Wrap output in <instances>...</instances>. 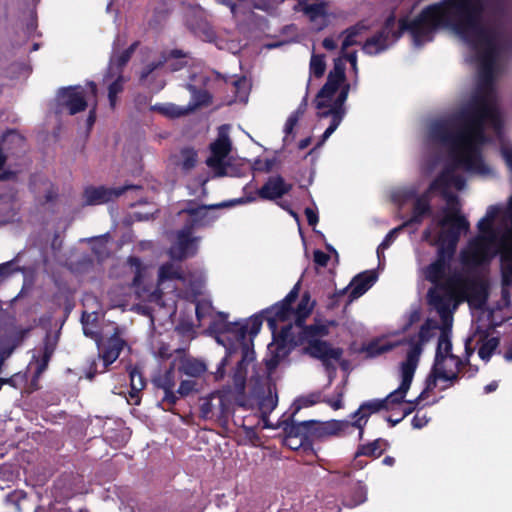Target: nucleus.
Returning <instances> with one entry per match:
<instances>
[{
	"label": "nucleus",
	"instance_id": "nucleus-5",
	"mask_svg": "<svg viewBox=\"0 0 512 512\" xmlns=\"http://www.w3.org/2000/svg\"><path fill=\"white\" fill-rule=\"evenodd\" d=\"M470 277H466L460 272H454L438 287H431L427 292V300L441 316L445 319L452 313L451 303L463 302V297Z\"/></svg>",
	"mask_w": 512,
	"mask_h": 512
},
{
	"label": "nucleus",
	"instance_id": "nucleus-17",
	"mask_svg": "<svg viewBox=\"0 0 512 512\" xmlns=\"http://www.w3.org/2000/svg\"><path fill=\"white\" fill-rule=\"evenodd\" d=\"M232 149V144L227 134H219L217 139L210 144L211 155L207 158L206 164L212 168L217 176L227 175L226 157Z\"/></svg>",
	"mask_w": 512,
	"mask_h": 512
},
{
	"label": "nucleus",
	"instance_id": "nucleus-52",
	"mask_svg": "<svg viewBox=\"0 0 512 512\" xmlns=\"http://www.w3.org/2000/svg\"><path fill=\"white\" fill-rule=\"evenodd\" d=\"M310 74L316 78H321L326 70L324 54H312L310 59Z\"/></svg>",
	"mask_w": 512,
	"mask_h": 512
},
{
	"label": "nucleus",
	"instance_id": "nucleus-47",
	"mask_svg": "<svg viewBox=\"0 0 512 512\" xmlns=\"http://www.w3.org/2000/svg\"><path fill=\"white\" fill-rule=\"evenodd\" d=\"M167 280H184V274L179 265L166 262L159 267L158 281L162 283Z\"/></svg>",
	"mask_w": 512,
	"mask_h": 512
},
{
	"label": "nucleus",
	"instance_id": "nucleus-32",
	"mask_svg": "<svg viewBox=\"0 0 512 512\" xmlns=\"http://www.w3.org/2000/svg\"><path fill=\"white\" fill-rule=\"evenodd\" d=\"M327 6L325 1L320 0L317 3H309V5L304 8V14L311 22H316L318 19L321 20L316 28L317 31H321L328 26Z\"/></svg>",
	"mask_w": 512,
	"mask_h": 512
},
{
	"label": "nucleus",
	"instance_id": "nucleus-56",
	"mask_svg": "<svg viewBox=\"0 0 512 512\" xmlns=\"http://www.w3.org/2000/svg\"><path fill=\"white\" fill-rule=\"evenodd\" d=\"M247 367L248 366L239 362L237 363L232 375L233 384L236 389H244L247 377Z\"/></svg>",
	"mask_w": 512,
	"mask_h": 512
},
{
	"label": "nucleus",
	"instance_id": "nucleus-57",
	"mask_svg": "<svg viewBox=\"0 0 512 512\" xmlns=\"http://www.w3.org/2000/svg\"><path fill=\"white\" fill-rule=\"evenodd\" d=\"M502 286L509 287L512 285V258L500 259Z\"/></svg>",
	"mask_w": 512,
	"mask_h": 512
},
{
	"label": "nucleus",
	"instance_id": "nucleus-22",
	"mask_svg": "<svg viewBox=\"0 0 512 512\" xmlns=\"http://www.w3.org/2000/svg\"><path fill=\"white\" fill-rule=\"evenodd\" d=\"M292 187L293 185L287 183L282 176H271L264 185L257 190V194L262 200L275 201L288 194L292 190Z\"/></svg>",
	"mask_w": 512,
	"mask_h": 512
},
{
	"label": "nucleus",
	"instance_id": "nucleus-11",
	"mask_svg": "<svg viewBox=\"0 0 512 512\" xmlns=\"http://www.w3.org/2000/svg\"><path fill=\"white\" fill-rule=\"evenodd\" d=\"M56 114L67 112L76 115L86 110L88 103L84 88L80 85L61 87L56 94Z\"/></svg>",
	"mask_w": 512,
	"mask_h": 512
},
{
	"label": "nucleus",
	"instance_id": "nucleus-28",
	"mask_svg": "<svg viewBox=\"0 0 512 512\" xmlns=\"http://www.w3.org/2000/svg\"><path fill=\"white\" fill-rule=\"evenodd\" d=\"M446 360L452 363L454 368L462 369L464 361L452 353V342L446 332H442L438 338L434 363L436 366L445 365Z\"/></svg>",
	"mask_w": 512,
	"mask_h": 512
},
{
	"label": "nucleus",
	"instance_id": "nucleus-3",
	"mask_svg": "<svg viewBox=\"0 0 512 512\" xmlns=\"http://www.w3.org/2000/svg\"><path fill=\"white\" fill-rule=\"evenodd\" d=\"M438 225L443 228L438 234L435 244L437 245L436 258L424 268V276L434 287L442 284L447 272L450 270L451 263L457 250V244L460 240L461 232L468 231L470 224L459 210L449 213L438 221Z\"/></svg>",
	"mask_w": 512,
	"mask_h": 512
},
{
	"label": "nucleus",
	"instance_id": "nucleus-4",
	"mask_svg": "<svg viewBox=\"0 0 512 512\" xmlns=\"http://www.w3.org/2000/svg\"><path fill=\"white\" fill-rule=\"evenodd\" d=\"M299 292L300 281L293 286L284 299L263 310L267 325L274 337L275 332L278 331L279 322H286L290 320L292 316H295V325H301V323L306 321V318L312 313L315 301H311L310 293L307 291L302 294L296 309L293 308V304L299 297Z\"/></svg>",
	"mask_w": 512,
	"mask_h": 512
},
{
	"label": "nucleus",
	"instance_id": "nucleus-50",
	"mask_svg": "<svg viewBox=\"0 0 512 512\" xmlns=\"http://www.w3.org/2000/svg\"><path fill=\"white\" fill-rule=\"evenodd\" d=\"M152 111H156L164 116L170 117V118H178L187 113L188 110H184L183 108L174 105V104H155L151 107Z\"/></svg>",
	"mask_w": 512,
	"mask_h": 512
},
{
	"label": "nucleus",
	"instance_id": "nucleus-2",
	"mask_svg": "<svg viewBox=\"0 0 512 512\" xmlns=\"http://www.w3.org/2000/svg\"><path fill=\"white\" fill-rule=\"evenodd\" d=\"M483 0H442L425 7L413 21H400L399 36L403 30L411 32L417 46L432 41L434 33L442 27L451 28L471 45L494 36H503L504 26L499 21L483 25Z\"/></svg>",
	"mask_w": 512,
	"mask_h": 512
},
{
	"label": "nucleus",
	"instance_id": "nucleus-29",
	"mask_svg": "<svg viewBox=\"0 0 512 512\" xmlns=\"http://www.w3.org/2000/svg\"><path fill=\"white\" fill-rule=\"evenodd\" d=\"M378 275L374 270H367L357 274L350 283V293L348 295V303L358 299L364 295L372 285L377 281Z\"/></svg>",
	"mask_w": 512,
	"mask_h": 512
},
{
	"label": "nucleus",
	"instance_id": "nucleus-20",
	"mask_svg": "<svg viewBox=\"0 0 512 512\" xmlns=\"http://www.w3.org/2000/svg\"><path fill=\"white\" fill-rule=\"evenodd\" d=\"M303 352L314 359L322 361L325 366L329 365L330 360L339 361L343 355V350L332 345L325 340L313 341L310 345L303 348Z\"/></svg>",
	"mask_w": 512,
	"mask_h": 512
},
{
	"label": "nucleus",
	"instance_id": "nucleus-39",
	"mask_svg": "<svg viewBox=\"0 0 512 512\" xmlns=\"http://www.w3.org/2000/svg\"><path fill=\"white\" fill-rule=\"evenodd\" d=\"M444 377H446V366H436V363H433L431 371L425 380V388L417 397V400H423L429 392L433 391L436 388L437 380L442 379Z\"/></svg>",
	"mask_w": 512,
	"mask_h": 512
},
{
	"label": "nucleus",
	"instance_id": "nucleus-15",
	"mask_svg": "<svg viewBox=\"0 0 512 512\" xmlns=\"http://www.w3.org/2000/svg\"><path fill=\"white\" fill-rule=\"evenodd\" d=\"M136 185H124L117 188L106 187L104 185H89L84 188L82 198L87 206L102 205L119 198L126 191L137 189Z\"/></svg>",
	"mask_w": 512,
	"mask_h": 512
},
{
	"label": "nucleus",
	"instance_id": "nucleus-44",
	"mask_svg": "<svg viewBox=\"0 0 512 512\" xmlns=\"http://www.w3.org/2000/svg\"><path fill=\"white\" fill-rule=\"evenodd\" d=\"M278 403V395L276 384L268 382L267 394L263 396L259 401V408L263 415L270 414Z\"/></svg>",
	"mask_w": 512,
	"mask_h": 512
},
{
	"label": "nucleus",
	"instance_id": "nucleus-37",
	"mask_svg": "<svg viewBox=\"0 0 512 512\" xmlns=\"http://www.w3.org/2000/svg\"><path fill=\"white\" fill-rule=\"evenodd\" d=\"M129 377L131 387L129 395L130 398L133 400V404L138 405L140 404L139 394L146 387V380L141 370L137 366L130 368Z\"/></svg>",
	"mask_w": 512,
	"mask_h": 512
},
{
	"label": "nucleus",
	"instance_id": "nucleus-62",
	"mask_svg": "<svg viewBox=\"0 0 512 512\" xmlns=\"http://www.w3.org/2000/svg\"><path fill=\"white\" fill-rule=\"evenodd\" d=\"M241 348V359L239 363L248 366L255 359V351L247 342L239 344Z\"/></svg>",
	"mask_w": 512,
	"mask_h": 512
},
{
	"label": "nucleus",
	"instance_id": "nucleus-36",
	"mask_svg": "<svg viewBox=\"0 0 512 512\" xmlns=\"http://www.w3.org/2000/svg\"><path fill=\"white\" fill-rule=\"evenodd\" d=\"M187 89L191 93L188 111H194L200 107L209 106L212 103L213 97L207 90L199 89L193 84H187Z\"/></svg>",
	"mask_w": 512,
	"mask_h": 512
},
{
	"label": "nucleus",
	"instance_id": "nucleus-61",
	"mask_svg": "<svg viewBox=\"0 0 512 512\" xmlns=\"http://www.w3.org/2000/svg\"><path fill=\"white\" fill-rule=\"evenodd\" d=\"M421 400H417V398L413 401H406L407 406L402 409L401 415L396 419L392 420V417L389 416L387 418V421L389 422L391 427L396 426L399 424L405 417L410 415L414 410L416 409L417 405L420 403Z\"/></svg>",
	"mask_w": 512,
	"mask_h": 512
},
{
	"label": "nucleus",
	"instance_id": "nucleus-35",
	"mask_svg": "<svg viewBox=\"0 0 512 512\" xmlns=\"http://www.w3.org/2000/svg\"><path fill=\"white\" fill-rule=\"evenodd\" d=\"M367 487L362 481H356L352 484L344 497L343 503L346 507L354 508L366 502Z\"/></svg>",
	"mask_w": 512,
	"mask_h": 512
},
{
	"label": "nucleus",
	"instance_id": "nucleus-55",
	"mask_svg": "<svg viewBox=\"0 0 512 512\" xmlns=\"http://www.w3.org/2000/svg\"><path fill=\"white\" fill-rule=\"evenodd\" d=\"M321 394L319 392L317 393H311L307 396L300 397L295 402V408L294 411L291 413L293 415V418L295 417L296 413L303 407H310L312 405H315L320 402Z\"/></svg>",
	"mask_w": 512,
	"mask_h": 512
},
{
	"label": "nucleus",
	"instance_id": "nucleus-26",
	"mask_svg": "<svg viewBox=\"0 0 512 512\" xmlns=\"http://www.w3.org/2000/svg\"><path fill=\"white\" fill-rule=\"evenodd\" d=\"M223 204L211 205V206H197V207H187L181 211V213H186L189 215L188 219L185 221L183 227L179 230L185 234L191 235L196 228L206 226L208 224L207 220V209L208 208H217L222 207Z\"/></svg>",
	"mask_w": 512,
	"mask_h": 512
},
{
	"label": "nucleus",
	"instance_id": "nucleus-59",
	"mask_svg": "<svg viewBox=\"0 0 512 512\" xmlns=\"http://www.w3.org/2000/svg\"><path fill=\"white\" fill-rule=\"evenodd\" d=\"M346 67L342 58H336L334 60L333 68L329 71L328 76L330 78L342 81L346 83Z\"/></svg>",
	"mask_w": 512,
	"mask_h": 512
},
{
	"label": "nucleus",
	"instance_id": "nucleus-31",
	"mask_svg": "<svg viewBox=\"0 0 512 512\" xmlns=\"http://www.w3.org/2000/svg\"><path fill=\"white\" fill-rule=\"evenodd\" d=\"M368 30L369 26L363 20L343 30L339 35V37H344L341 45L342 50L345 51L351 46L359 45L361 43L359 39Z\"/></svg>",
	"mask_w": 512,
	"mask_h": 512
},
{
	"label": "nucleus",
	"instance_id": "nucleus-6",
	"mask_svg": "<svg viewBox=\"0 0 512 512\" xmlns=\"http://www.w3.org/2000/svg\"><path fill=\"white\" fill-rule=\"evenodd\" d=\"M328 334V325L315 319L314 323L310 325L305 324V321L301 325H295V322L288 323L280 331L275 332L273 340L277 342V350H280L286 345L292 347L310 345L313 341H318Z\"/></svg>",
	"mask_w": 512,
	"mask_h": 512
},
{
	"label": "nucleus",
	"instance_id": "nucleus-27",
	"mask_svg": "<svg viewBox=\"0 0 512 512\" xmlns=\"http://www.w3.org/2000/svg\"><path fill=\"white\" fill-rule=\"evenodd\" d=\"M345 85L350 86L349 83H344L342 81L327 77L326 83L318 91L314 99L315 108L321 111L330 109L334 102L332 101L334 95L338 91L340 93Z\"/></svg>",
	"mask_w": 512,
	"mask_h": 512
},
{
	"label": "nucleus",
	"instance_id": "nucleus-51",
	"mask_svg": "<svg viewBox=\"0 0 512 512\" xmlns=\"http://www.w3.org/2000/svg\"><path fill=\"white\" fill-rule=\"evenodd\" d=\"M33 329L32 326L26 327V328H17L10 336L9 341L11 345L9 346V351L7 354H12L13 351L19 347L24 340L29 336L31 330Z\"/></svg>",
	"mask_w": 512,
	"mask_h": 512
},
{
	"label": "nucleus",
	"instance_id": "nucleus-16",
	"mask_svg": "<svg viewBox=\"0 0 512 512\" xmlns=\"http://www.w3.org/2000/svg\"><path fill=\"white\" fill-rule=\"evenodd\" d=\"M58 341L59 336L57 334L53 335L50 331L46 332L42 340V346L39 349V354L33 355L32 361L35 362L36 368L31 380V386H33L34 389H38V380L47 370L49 362L58 346Z\"/></svg>",
	"mask_w": 512,
	"mask_h": 512
},
{
	"label": "nucleus",
	"instance_id": "nucleus-1",
	"mask_svg": "<svg viewBox=\"0 0 512 512\" xmlns=\"http://www.w3.org/2000/svg\"><path fill=\"white\" fill-rule=\"evenodd\" d=\"M460 127L454 131L445 121L432 124L430 134L433 140L449 147L454 168L468 172L483 173L486 166L478 144L485 142V125L494 128L502 126V119L496 105L487 94L477 93L456 116Z\"/></svg>",
	"mask_w": 512,
	"mask_h": 512
},
{
	"label": "nucleus",
	"instance_id": "nucleus-45",
	"mask_svg": "<svg viewBox=\"0 0 512 512\" xmlns=\"http://www.w3.org/2000/svg\"><path fill=\"white\" fill-rule=\"evenodd\" d=\"M179 156L180 159L176 164L185 172L192 170L198 162V153L190 146L183 147L180 150Z\"/></svg>",
	"mask_w": 512,
	"mask_h": 512
},
{
	"label": "nucleus",
	"instance_id": "nucleus-38",
	"mask_svg": "<svg viewBox=\"0 0 512 512\" xmlns=\"http://www.w3.org/2000/svg\"><path fill=\"white\" fill-rule=\"evenodd\" d=\"M215 397L211 395L210 397L203 398L200 403L199 412L200 417L204 420L212 419L215 416L220 417L225 409L224 399L220 396L217 397L218 405L217 409L219 410V414L215 412L216 406L213 404V399Z\"/></svg>",
	"mask_w": 512,
	"mask_h": 512
},
{
	"label": "nucleus",
	"instance_id": "nucleus-63",
	"mask_svg": "<svg viewBox=\"0 0 512 512\" xmlns=\"http://www.w3.org/2000/svg\"><path fill=\"white\" fill-rule=\"evenodd\" d=\"M167 61L166 57H163L161 60L157 62H151L147 64L141 71L140 80L147 79L156 69L161 68L165 62Z\"/></svg>",
	"mask_w": 512,
	"mask_h": 512
},
{
	"label": "nucleus",
	"instance_id": "nucleus-21",
	"mask_svg": "<svg viewBox=\"0 0 512 512\" xmlns=\"http://www.w3.org/2000/svg\"><path fill=\"white\" fill-rule=\"evenodd\" d=\"M197 240L196 237L178 231L177 241L168 251L170 258L181 262L195 256L198 250Z\"/></svg>",
	"mask_w": 512,
	"mask_h": 512
},
{
	"label": "nucleus",
	"instance_id": "nucleus-23",
	"mask_svg": "<svg viewBox=\"0 0 512 512\" xmlns=\"http://www.w3.org/2000/svg\"><path fill=\"white\" fill-rule=\"evenodd\" d=\"M489 297V284L486 280L473 277L470 278L463 301H467L470 305L477 308L484 306Z\"/></svg>",
	"mask_w": 512,
	"mask_h": 512
},
{
	"label": "nucleus",
	"instance_id": "nucleus-18",
	"mask_svg": "<svg viewBox=\"0 0 512 512\" xmlns=\"http://www.w3.org/2000/svg\"><path fill=\"white\" fill-rule=\"evenodd\" d=\"M385 401L381 399H372L363 402L359 408L351 415L353 421L343 420L348 424V433L350 434L354 428L359 429V439L363 438L364 427L368 422L369 417L381 410H385Z\"/></svg>",
	"mask_w": 512,
	"mask_h": 512
},
{
	"label": "nucleus",
	"instance_id": "nucleus-9",
	"mask_svg": "<svg viewBox=\"0 0 512 512\" xmlns=\"http://www.w3.org/2000/svg\"><path fill=\"white\" fill-rule=\"evenodd\" d=\"M300 427L303 431L306 445H308V449H310V453L312 454H315L313 448L315 442H323L330 437H339L349 434L348 424L343 420H305L300 422Z\"/></svg>",
	"mask_w": 512,
	"mask_h": 512
},
{
	"label": "nucleus",
	"instance_id": "nucleus-12",
	"mask_svg": "<svg viewBox=\"0 0 512 512\" xmlns=\"http://www.w3.org/2000/svg\"><path fill=\"white\" fill-rule=\"evenodd\" d=\"M496 235H478L468 242V246L461 252V261L464 265L479 266L488 263L495 253L490 251Z\"/></svg>",
	"mask_w": 512,
	"mask_h": 512
},
{
	"label": "nucleus",
	"instance_id": "nucleus-49",
	"mask_svg": "<svg viewBox=\"0 0 512 512\" xmlns=\"http://www.w3.org/2000/svg\"><path fill=\"white\" fill-rule=\"evenodd\" d=\"M403 19H406L408 21H413L414 19L410 20L409 18L407 17H403ZM402 20V18L399 19L398 21V30H394V26H395V22H396V18L394 16V14H391L389 15L385 22H384V25L382 27V29L380 30L381 32H385L386 35L390 36L393 41H397L401 36L402 34L407 31L411 34V32L409 30H403L401 32V34L399 36H397L398 32L400 31V21Z\"/></svg>",
	"mask_w": 512,
	"mask_h": 512
},
{
	"label": "nucleus",
	"instance_id": "nucleus-14",
	"mask_svg": "<svg viewBox=\"0 0 512 512\" xmlns=\"http://www.w3.org/2000/svg\"><path fill=\"white\" fill-rule=\"evenodd\" d=\"M350 91V86L345 85L341 92L338 93L337 97L335 98L332 106L330 109H327L325 111L318 110L317 117L318 118H327L331 116V122L330 125L327 127V129L324 131V133L321 136V139L317 143L316 147L322 146L325 141L334 133V131L338 128L340 123L342 122L346 109H345V102L348 98V94Z\"/></svg>",
	"mask_w": 512,
	"mask_h": 512
},
{
	"label": "nucleus",
	"instance_id": "nucleus-64",
	"mask_svg": "<svg viewBox=\"0 0 512 512\" xmlns=\"http://www.w3.org/2000/svg\"><path fill=\"white\" fill-rule=\"evenodd\" d=\"M237 6L239 7L236 13H231L234 18H238L239 16H244L252 12L253 8L256 9H264V6L259 4L249 5L246 1L237 2Z\"/></svg>",
	"mask_w": 512,
	"mask_h": 512
},
{
	"label": "nucleus",
	"instance_id": "nucleus-48",
	"mask_svg": "<svg viewBox=\"0 0 512 512\" xmlns=\"http://www.w3.org/2000/svg\"><path fill=\"white\" fill-rule=\"evenodd\" d=\"M126 264L130 267L134 273L132 279V286L140 287L143 283L146 266L142 263L141 259L137 256H129L126 260Z\"/></svg>",
	"mask_w": 512,
	"mask_h": 512
},
{
	"label": "nucleus",
	"instance_id": "nucleus-53",
	"mask_svg": "<svg viewBox=\"0 0 512 512\" xmlns=\"http://www.w3.org/2000/svg\"><path fill=\"white\" fill-rule=\"evenodd\" d=\"M405 227H407V225H404V223H402L398 227H395L388 232V234L385 236V238L383 239V241L380 243V245L377 248V256L379 259L383 256L384 250L388 249L391 246V244L397 238L398 234Z\"/></svg>",
	"mask_w": 512,
	"mask_h": 512
},
{
	"label": "nucleus",
	"instance_id": "nucleus-58",
	"mask_svg": "<svg viewBox=\"0 0 512 512\" xmlns=\"http://www.w3.org/2000/svg\"><path fill=\"white\" fill-rule=\"evenodd\" d=\"M430 330H431V327H430L428 321L425 322L424 324H422L420 329H419V332H418L419 341L418 342H414V339L411 338L409 340L410 348H409L408 351H411L417 345L420 347V350L422 351V345L425 342H427L430 339V337H431Z\"/></svg>",
	"mask_w": 512,
	"mask_h": 512
},
{
	"label": "nucleus",
	"instance_id": "nucleus-19",
	"mask_svg": "<svg viewBox=\"0 0 512 512\" xmlns=\"http://www.w3.org/2000/svg\"><path fill=\"white\" fill-rule=\"evenodd\" d=\"M279 427L283 429L285 434L284 444L292 450L302 449L305 453H310L300 422L293 419V415L279 421Z\"/></svg>",
	"mask_w": 512,
	"mask_h": 512
},
{
	"label": "nucleus",
	"instance_id": "nucleus-24",
	"mask_svg": "<svg viewBox=\"0 0 512 512\" xmlns=\"http://www.w3.org/2000/svg\"><path fill=\"white\" fill-rule=\"evenodd\" d=\"M125 346L126 341L120 337V330L116 327L114 333L107 339L102 353L98 356L99 360L101 359L103 362L101 372L107 371L108 367L119 357Z\"/></svg>",
	"mask_w": 512,
	"mask_h": 512
},
{
	"label": "nucleus",
	"instance_id": "nucleus-54",
	"mask_svg": "<svg viewBox=\"0 0 512 512\" xmlns=\"http://www.w3.org/2000/svg\"><path fill=\"white\" fill-rule=\"evenodd\" d=\"M138 46L139 41L133 42L127 49L112 60L118 69L122 70L127 65Z\"/></svg>",
	"mask_w": 512,
	"mask_h": 512
},
{
	"label": "nucleus",
	"instance_id": "nucleus-60",
	"mask_svg": "<svg viewBox=\"0 0 512 512\" xmlns=\"http://www.w3.org/2000/svg\"><path fill=\"white\" fill-rule=\"evenodd\" d=\"M280 361L281 356L279 354V351L272 353L268 358L264 359L265 373L267 375L268 382H272L271 377L275 372L276 368L278 367V365L280 364Z\"/></svg>",
	"mask_w": 512,
	"mask_h": 512
},
{
	"label": "nucleus",
	"instance_id": "nucleus-13",
	"mask_svg": "<svg viewBox=\"0 0 512 512\" xmlns=\"http://www.w3.org/2000/svg\"><path fill=\"white\" fill-rule=\"evenodd\" d=\"M178 378L174 365H170L163 373L155 375L152 379L154 388L163 391V397L159 402V406L164 411L173 412V407L178 401V396L175 392Z\"/></svg>",
	"mask_w": 512,
	"mask_h": 512
},
{
	"label": "nucleus",
	"instance_id": "nucleus-7",
	"mask_svg": "<svg viewBox=\"0 0 512 512\" xmlns=\"http://www.w3.org/2000/svg\"><path fill=\"white\" fill-rule=\"evenodd\" d=\"M478 50L480 61V78L482 84L491 87L495 65L502 53L512 52V36H494L481 42L472 44Z\"/></svg>",
	"mask_w": 512,
	"mask_h": 512
},
{
	"label": "nucleus",
	"instance_id": "nucleus-41",
	"mask_svg": "<svg viewBox=\"0 0 512 512\" xmlns=\"http://www.w3.org/2000/svg\"><path fill=\"white\" fill-rule=\"evenodd\" d=\"M207 370L206 364L196 358H184L180 361L179 371L191 377H200Z\"/></svg>",
	"mask_w": 512,
	"mask_h": 512
},
{
	"label": "nucleus",
	"instance_id": "nucleus-8",
	"mask_svg": "<svg viewBox=\"0 0 512 512\" xmlns=\"http://www.w3.org/2000/svg\"><path fill=\"white\" fill-rule=\"evenodd\" d=\"M218 317L219 319L212 323L211 328L219 334L231 335L239 345L246 342L247 334L255 337L259 333L265 314L262 311L260 314L251 316L246 322H230L227 319L228 315L224 312H219Z\"/></svg>",
	"mask_w": 512,
	"mask_h": 512
},
{
	"label": "nucleus",
	"instance_id": "nucleus-34",
	"mask_svg": "<svg viewBox=\"0 0 512 512\" xmlns=\"http://www.w3.org/2000/svg\"><path fill=\"white\" fill-rule=\"evenodd\" d=\"M390 36L385 32L378 31L376 34L366 39L362 45V50L367 55H377L389 47Z\"/></svg>",
	"mask_w": 512,
	"mask_h": 512
},
{
	"label": "nucleus",
	"instance_id": "nucleus-43",
	"mask_svg": "<svg viewBox=\"0 0 512 512\" xmlns=\"http://www.w3.org/2000/svg\"><path fill=\"white\" fill-rule=\"evenodd\" d=\"M396 346V343L383 342L381 339H374L364 345L362 351L366 353L368 358H375L393 350Z\"/></svg>",
	"mask_w": 512,
	"mask_h": 512
},
{
	"label": "nucleus",
	"instance_id": "nucleus-42",
	"mask_svg": "<svg viewBox=\"0 0 512 512\" xmlns=\"http://www.w3.org/2000/svg\"><path fill=\"white\" fill-rule=\"evenodd\" d=\"M480 347L478 349V355L479 357L485 361L488 362L495 350L498 348L500 344L499 337H488V333L486 331H483V335L479 339Z\"/></svg>",
	"mask_w": 512,
	"mask_h": 512
},
{
	"label": "nucleus",
	"instance_id": "nucleus-30",
	"mask_svg": "<svg viewBox=\"0 0 512 512\" xmlns=\"http://www.w3.org/2000/svg\"><path fill=\"white\" fill-rule=\"evenodd\" d=\"M431 214V196L423 192L416 197L412 207V216L409 220L404 222V225L420 224L424 217L430 216Z\"/></svg>",
	"mask_w": 512,
	"mask_h": 512
},
{
	"label": "nucleus",
	"instance_id": "nucleus-33",
	"mask_svg": "<svg viewBox=\"0 0 512 512\" xmlns=\"http://www.w3.org/2000/svg\"><path fill=\"white\" fill-rule=\"evenodd\" d=\"M388 446V441L383 438H377L369 443L360 444L356 450V458H360L361 456L374 459L379 458L383 455Z\"/></svg>",
	"mask_w": 512,
	"mask_h": 512
},
{
	"label": "nucleus",
	"instance_id": "nucleus-10",
	"mask_svg": "<svg viewBox=\"0 0 512 512\" xmlns=\"http://www.w3.org/2000/svg\"><path fill=\"white\" fill-rule=\"evenodd\" d=\"M421 355L420 347L417 345L411 351L407 352L406 359L401 363V383L399 387L389 393L385 398L381 399L385 401V410H392L395 405H400L405 402V397L410 389L413 377L419 362Z\"/></svg>",
	"mask_w": 512,
	"mask_h": 512
},
{
	"label": "nucleus",
	"instance_id": "nucleus-25",
	"mask_svg": "<svg viewBox=\"0 0 512 512\" xmlns=\"http://www.w3.org/2000/svg\"><path fill=\"white\" fill-rule=\"evenodd\" d=\"M450 184L449 179V171L446 169L443 171L440 175H438L435 179L431 181L429 184L427 190L424 192L428 193L429 196L432 195L434 192H441L442 195L447 199L448 204H450L452 207L450 209H445V215L444 217L449 213H454L456 209L460 211L459 207V199L454 194H448L447 189Z\"/></svg>",
	"mask_w": 512,
	"mask_h": 512
},
{
	"label": "nucleus",
	"instance_id": "nucleus-46",
	"mask_svg": "<svg viewBox=\"0 0 512 512\" xmlns=\"http://www.w3.org/2000/svg\"><path fill=\"white\" fill-rule=\"evenodd\" d=\"M72 476L67 475L59 478L53 485V494L55 498L61 500L70 499L74 496L75 491L71 487Z\"/></svg>",
	"mask_w": 512,
	"mask_h": 512
},
{
	"label": "nucleus",
	"instance_id": "nucleus-40",
	"mask_svg": "<svg viewBox=\"0 0 512 512\" xmlns=\"http://www.w3.org/2000/svg\"><path fill=\"white\" fill-rule=\"evenodd\" d=\"M494 244L497 247L495 254L500 255V259L512 258V225L506 228L498 237Z\"/></svg>",
	"mask_w": 512,
	"mask_h": 512
}]
</instances>
